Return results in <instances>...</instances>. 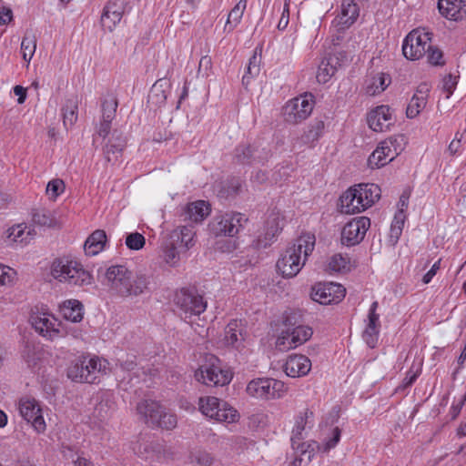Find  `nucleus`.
<instances>
[{
    "label": "nucleus",
    "instance_id": "obj_29",
    "mask_svg": "<svg viewBox=\"0 0 466 466\" xmlns=\"http://www.w3.org/2000/svg\"><path fill=\"white\" fill-rule=\"evenodd\" d=\"M427 84H421L411 97L406 110L407 117L414 118L425 107L429 93Z\"/></svg>",
    "mask_w": 466,
    "mask_h": 466
},
{
    "label": "nucleus",
    "instance_id": "obj_11",
    "mask_svg": "<svg viewBox=\"0 0 466 466\" xmlns=\"http://www.w3.org/2000/svg\"><path fill=\"white\" fill-rule=\"evenodd\" d=\"M286 390L284 382L271 378L252 380L247 386L248 395L266 400L280 398Z\"/></svg>",
    "mask_w": 466,
    "mask_h": 466
},
{
    "label": "nucleus",
    "instance_id": "obj_53",
    "mask_svg": "<svg viewBox=\"0 0 466 466\" xmlns=\"http://www.w3.org/2000/svg\"><path fill=\"white\" fill-rule=\"evenodd\" d=\"M36 48V39L32 34H26L21 43V50L23 53V58L29 62L33 57Z\"/></svg>",
    "mask_w": 466,
    "mask_h": 466
},
{
    "label": "nucleus",
    "instance_id": "obj_59",
    "mask_svg": "<svg viewBox=\"0 0 466 466\" xmlns=\"http://www.w3.org/2000/svg\"><path fill=\"white\" fill-rule=\"evenodd\" d=\"M145 243V237L138 232L130 233L126 238V245L132 250H139L143 248Z\"/></svg>",
    "mask_w": 466,
    "mask_h": 466
},
{
    "label": "nucleus",
    "instance_id": "obj_46",
    "mask_svg": "<svg viewBox=\"0 0 466 466\" xmlns=\"http://www.w3.org/2000/svg\"><path fill=\"white\" fill-rule=\"evenodd\" d=\"M282 324L285 329L282 331H289L291 328H298L304 325L303 313L299 309H290L283 314Z\"/></svg>",
    "mask_w": 466,
    "mask_h": 466
},
{
    "label": "nucleus",
    "instance_id": "obj_16",
    "mask_svg": "<svg viewBox=\"0 0 466 466\" xmlns=\"http://www.w3.org/2000/svg\"><path fill=\"white\" fill-rule=\"evenodd\" d=\"M370 227V219L359 217L349 221L341 230V243L351 247L360 243Z\"/></svg>",
    "mask_w": 466,
    "mask_h": 466
},
{
    "label": "nucleus",
    "instance_id": "obj_30",
    "mask_svg": "<svg viewBox=\"0 0 466 466\" xmlns=\"http://www.w3.org/2000/svg\"><path fill=\"white\" fill-rule=\"evenodd\" d=\"M358 192V187L354 186L352 187H350L340 196L339 209L341 213L355 214L364 211L367 208L365 203H359L360 201L357 198H353L352 200H350L351 198V196L349 193H357V195H359Z\"/></svg>",
    "mask_w": 466,
    "mask_h": 466
},
{
    "label": "nucleus",
    "instance_id": "obj_12",
    "mask_svg": "<svg viewBox=\"0 0 466 466\" xmlns=\"http://www.w3.org/2000/svg\"><path fill=\"white\" fill-rule=\"evenodd\" d=\"M282 221L283 217L279 209L273 208L269 210L265 221L264 232L253 241V246L258 249L269 247L276 240V237L281 232Z\"/></svg>",
    "mask_w": 466,
    "mask_h": 466
},
{
    "label": "nucleus",
    "instance_id": "obj_62",
    "mask_svg": "<svg viewBox=\"0 0 466 466\" xmlns=\"http://www.w3.org/2000/svg\"><path fill=\"white\" fill-rule=\"evenodd\" d=\"M65 189V184L61 179H53L48 182L46 186V193L50 194L52 198H56L58 197Z\"/></svg>",
    "mask_w": 466,
    "mask_h": 466
},
{
    "label": "nucleus",
    "instance_id": "obj_41",
    "mask_svg": "<svg viewBox=\"0 0 466 466\" xmlns=\"http://www.w3.org/2000/svg\"><path fill=\"white\" fill-rule=\"evenodd\" d=\"M194 232L192 228L182 226L178 229L172 231L169 238L180 245L182 248H187V251L194 245L193 237Z\"/></svg>",
    "mask_w": 466,
    "mask_h": 466
},
{
    "label": "nucleus",
    "instance_id": "obj_31",
    "mask_svg": "<svg viewBox=\"0 0 466 466\" xmlns=\"http://www.w3.org/2000/svg\"><path fill=\"white\" fill-rule=\"evenodd\" d=\"M114 410L115 401L112 394L104 392L101 394L98 403H96L94 408L93 416L99 421H104L112 415Z\"/></svg>",
    "mask_w": 466,
    "mask_h": 466
},
{
    "label": "nucleus",
    "instance_id": "obj_14",
    "mask_svg": "<svg viewBox=\"0 0 466 466\" xmlns=\"http://www.w3.org/2000/svg\"><path fill=\"white\" fill-rule=\"evenodd\" d=\"M312 109L313 101L303 96L288 101L282 108V114L287 123L296 125L308 118Z\"/></svg>",
    "mask_w": 466,
    "mask_h": 466
},
{
    "label": "nucleus",
    "instance_id": "obj_19",
    "mask_svg": "<svg viewBox=\"0 0 466 466\" xmlns=\"http://www.w3.org/2000/svg\"><path fill=\"white\" fill-rule=\"evenodd\" d=\"M20 415L32 425L35 431L42 433L46 431V421L42 410L35 399H21L19 401Z\"/></svg>",
    "mask_w": 466,
    "mask_h": 466
},
{
    "label": "nucleus",
    "instance_id": "obj_42",
    "mask_svg": "<svg viewBox=\"0 0 466 466\" xmlns=\"http://www.w3.org/2000/svg\"><path fill=\"white\" fill-rule=\"evenodd\" d=\"M325 127L324 121L314 119L308 127V129L301 136V141L305 145H312L322 136Z\"/></svg>",
    "mask_w": 466,
    "mask_h": 466
},
{
    "label": "nucleus",
    "instance_id": "obj_37",
    "mask_svg": "<svg viewBox=\"0 0 466 466\" xmlns=\"http://www.w3.org/2000/svg\"><path fill=\"white\" fill-rule=\"evenodd\" d=\"M390 83V78L383 73L376 74L366 80L365 90L369 96L383 92Z\"/></svg>",
    "mask_w": 466,
    "mask_h": 466
},
{
    "label": "nucleus",
    "instance_id": "obj_39",
    "mask_svg": "<svg viewBox=\"0 0 466 466\" xmlns=\"http://www.w3.org/2000/svg\"><path fill=\"white\" fill-rule=\"evenodd\" d=\"M243 334L241 325L237 320L230 321L225 329V341L238 350L242 346Z\"/></svg>",
    "mask_w": 466,
    "mask_h": 466
},
{
    "label": "nucleus",
    "instance_id": "obj_18",
    "mask_svg": "<svg viewBox=\"0 0 466 466\" xmlns=\"http://www.w3.org/2000/svg\"><path fill=\"white\" fill-rule=\"evenodd\" d=\"M397 137H390L379 144L368 158L370 168H380L392 161L398 156Z\"/></svg>",
    "mask_w": 466,
    "mask_h": 466
},
{
    "label": "nucleus",
    "instance_id": "obj_23",
    "mask_svg": "<svg viewBox=\"0 0 466 466\" xmlns=\"http://www.w3.org/2000/svg\"><path fill=\"white\" fill-rule=\"evenodd\" d=\"M369 127L376 132L386 131L392 125V116L389 106H380L371 110L367 116Z\"/></svg>",
    "mask_w": 466,
    "mask_h": 466
},
{
    "label": "nucleus",
    "instance_id": "obj_15",
    "mask_svg": "<svg viewBox=\"0 0 466 466\" xmlns=\"http://www.w3.org/2000/svg\"><path fill=\"white\" fill-rule=\"evenodd\" d=\"M346 294L345 288L338 283L327 282L318 283L312 287L310 297L312 300L321 304L329 305L339 303Z\"/></svg>",
    "mask_w": 466,
    "mask_h": 466
},
{
    "label": "nucleus",
    "instance_id": "obj_17",
    "mask_svg": "<svg viewBox=\"0 0 466 466\" xmlns=\"http://www.w3.org/2000/svg\"><path fill=\"white\" fill-rule=\"evenodd\" d=\"M312 334V329L307 325L291 328L289 331H281L277 339L276 345L280 350L295 349L307 342Z\"/></svg>",
    "mask_w": 466,
    "mask_h": 466
},
{
    "label": "nucleus",
    "instance_id": "obj_21",
    "mask_svg": "<svg viewBox=\"0 0 466 466\" xmlns=\"http://www.w3.org/2000/svg\"><path fill=\"white\" fill-rule=\"evenodd\" d=\"M127 145V138L117 129L113 130L103 147V154L106 162L115 164L122 156Z\"/></svg>",
    "mask_w": 466,
    "mask_h": 466
},
{
    "label": "nucleus",
    "instance_id": "obj_58",
    "mask_svg": "<svg viewBox=\"0 0 466 466\" xmlns=\"http://www.w3.org/2000/svg\"><path fill=\"white\" fill-rule=\"evenodd\" d=\"M349 261L348 257H344L341 254H335L330 258L327 269L329 271L339 272L346 268Z\"/></svg>",
    "mask_w": 466,
    "mask_h": 466
},
{
    "label": "nucleus",
    "instance_id": "obj_33",
    "mask_svg": "<svg viewBox=\"0 0 466 466\" xmlns=\"http://www.w3.org/2000/svg\"><path fill=\"white\" fill-rule=\"evenodd\" d=\"M106 241V232L102 229L95 230L86 240L84 249L87 256L98 254L105 247Z\"/></svg>",
    "mask_w": 466,
    "mask_h": 466
},
{
    "label": "nucleus",
    "instance_id": "obj_35",
    "mask_svg": "<svg viewBox=\"0 0 466 466\" xmlns=\"http://www.w3.org/2000/svg\"><path fill=\"white\" fill-rule=\"evenodd\" d=\"M339 65V57L336 56H329L321 61L319 66L316 78L319 83H327L337 71Z\"/></svg>",
    "mask_w": 466,
    "mask_h": 466
},
{
    "label": "nucleus",
    "instance_id": "obj_60",
    "mask_svg": "<svg viewBox=\"0 0 466 466\" xmlns=\"http://www.w3.org/2000/svg\"><path fill=\"white\" fill-rule=\"evenodd\" d=\"M428 62L433 66H442L444 61L442 60L443 53L438 47L432 46L431 44L428 45L427 50Z\"/></svg>",
    "mask_w": 466,
    "mask_h": 466
},
{
    "label": "nucleus",
    "instance_id": "obj_40",
    "mask_svg": "<svg viewBox=\"0 0 466 466\" xmlns=\"http://www.w3.org/2000/svg\"><path fill=\"white\" fill-rule=\"evenodd\" d=\"M166 86H167V81L163 79L157 80L150 89L148 102L158 107L165 105L167 98Z\"/></svg>",
    "mask_w": 466,
    "mask_h": 466
},
{
    "label": "nucleus",
    "instance_id": "obj_24",
    "mask_svg": "<svg viewBox=\"0 0 466 466\" xmlns=\"http://www.w3.org/2000/svg\"><path fill=\"white\" fill-rule=\"evenodd\" d=\"M359 12L358 5L353 0H344L340 14L332 22L337 31H344L352 25L359 16Z\"/></svg>",
    "mask_w": 466,
    "mask_h": 466
},
{
    "label": "nucleus",
    "instance_id": "obj_47",
    "mask_svg": "<svg viewBox=\"0 0 466 466\" xmlns=\"http://www.w3.org/2000/svg\"><path fill=\"white\" fill-rule=\"evenodd\" d=\"M214 461L211 453L201 449L193 450L188 456V462L193 466H212Z\"/></svg>",
    "mask_w": 466,
    "mask_h": 466
},
{
    "label": "nucleus",
    "instance_id": "obj_8",
    "mask_svg": "<svg viewBox=\"0 0 466 466\" xmlns=\"http://www.w3.org/2000/svg\"><path fill=\"white\" fill-rule=\"evenodd\" d=\"M175 304L180 318L186 321H190L193 316H199L207 309V301L195 289H181L177 291Z\"/></svg>",
    "mask_w": 466,
    "mask_h": 466
},
{
    "label": "nucleus",
    "instance_id": "obj_52",
    "mask_svg": "<svg viewBox=\"0 0 466 466\" xmlns=\"http://www.w3.org/2000/svg\"><path fill=\"white\" fill-rule=\"evenodd\" d=\"M117 106V99L114 96L105 97L101 105L102 118L112 121L116 116Z\"/></svg>",
    "mask_w": 466,
    "mask_h": 466
},
{
    "label": "nucleus",
    "instance_id": "obj_4",
    "mask_svg": "<svg viewBox=\"0 0 466 466\" xmlns=\"http://www.w3.org/2000/svg\"><path fill=\"white\" fill-rule=\"evenodd\" d=\"M137 412L145 419L146 423L165 430H172L177 426V416L167 412L166 408L157 401L143 400L137 405Z\"/></svg>",
    "mask_w": 466,
    "mask_h": 466
},
{
    "label": "nucleus",
    "instance_id": "obj_55",
    "mask_svg": "<svg viewBox=\"0 0 466 466\" xmlns=\"http://www.w3.org/2000/svg\"><path fill=\"white\" fill-rule=\"evenodd\" d=\"M404 219H405V215H404V213H402V209H401L399 211V213H397L395 215L394 220L390 227V238L392 240L393 245L398 241V239L401 234L402 228L404 226Z\"/></svg>",
    "mask_w": 466,
    "mask_h": 466
},
{
    "label": "nucleus",
    "instance_id": "obj_54",
    "mask_svg": "<svg viewBox=\"0 0 466 466\" xmlns=\"http://www.w3.org/2000/svg\"><path fill=\"white\" fill-rule=\"evenodd\" d=\"M260 56L255 54L249 58L248 65L247 66V71L242 78V83L245 86H248L250 78L258 76L260 71Z\"/></svg>",
    "mask_w": 466,
    "mask_h": 466
},
{
    "label": "nucleus",
    "instance_id": "obj_27",
    "mask_svg": "<svg viewBox=\"0 0 466 466\" xmlns=\"http://www.w3.org/2000/svg\"><path fill=\"white\" fill-rule=\"evenodd\" d=\"M187 252V248H182L177 242L168 238L162 245L163 261L169 267H178L181 255Z\"/></svg>",
    "mask_w": 466,
    "mask_h": 466
},
{
    "label": "nucleus",
    "instance_id": "obj_50",
    "mask_svg": "<svg viewBox=\"0 0 466 466\" xmlns=\"http://www.w3.org/2000/svg\"><path fill=\"white\" fill-rule=\"evenodd\" d=\"M380 322H373V320L367 323L366 329L363 331L362 337L370 348H374L378 341L380 333Z\"/></svg>",
    "mask_w": 466,
    "mask_h": 466
},
{
    "label": "nucleus",
    "instance_id": "obj_26",
    "mask_svg": "<svg viewBox=\"0 0 466 466\" xmlns=\"http://www.w3.org/2000/svg\"><path fill=\"white\" fill-rule=\"evenodd\" d=\"M438 8L447 19L460 21L466 17V0H439Z\"/></svg>",
    "mask_w": 466,
    "mask_h": 466
},
{
    "label": "nucleus",
    "instance_id": "obj_44",
    "mask_svg": "<svg viewBox=\"0 0 466 466\" xmlns=\"http://www.w3.org/2000/svg\"><path fill=\"white\" fill-rule=\"evenodd\" d=\"M22 357L24 360L27 363L28 367L35 368L42 360L43 351L40 346L35 345L33 342L27 341L22 351Z\"/></svg>",
    "mask_w": 466,
    "mask_h": 466
},
{
    "label": "nucleus",
    "instance_id": "obj_28",
    "mask_svg": "<svg viewBox=\"0 0 466 466\" xmlns=\"http://www.w3.org/2000/svg\"><path fill=\"white\" fill-rule=\"evenodd\" d=\"M356 187H358L359 195H357V193H349L352 196L350 200H352L353 198H357L360 201L359 203L364 202L367 208L371 207L380 198L381 190L376 184H359L356 185Z\"/></svg>",
    "mask_w": 466,
    "mask_h": 466
},
{
    "label": "nucleus",
    "instance_id": "obj_64",
    "mask_svg": "<svg viewBox=\"0 0 466 466\" xmlns=\"http://www.w3.org/2000/svg\"><path fill=\"white\" fill-rule=\"evenodd\" d=\"M457 85L456 77L448 75L443 79V89L448 93L447 97H450V96L453 93L455 87Z\"/></svg>",
    "mask_w": 466,
    "mask_h": 466
},
{
    "label": "nucleus",
    "instance_id": "obj_1",
    "mask_svg": "<svg viewBox=\"0 0 466 466\" xmlns=\"http://www.w3.org/2000/svg\"><path fill=\"white\" fill-rule=\"evenodd\" d=\"M103 284L113 296L136 298L150 292L151 276L134 273L124 265H112L105 271Z\"/></svg>",
    "mask_w": 466,
    "mask_h": 466
},
{
    "label": "nucleus",
    "instance_id": "obj_20",
    "mask_svg": "<svg viewBox=\"0 0 466 466\" xmlns=\"http://www.w3.org/2000/svg\"><path fill=\"white\" fill-rule=\"evenodd\" d=\"M341 435V430L339 427L332 429L331 435L325 439V441L320 445L316 441L310 443H305L298 441L295 445V449L300 451V455L306 458V461H310L316 450L321 452H328L333 449L339 441Z\"/></svg>",
    "mask_w": 466,
    "mask_h": 466
},
{
    "label": "nucleus",
    "instance_id": "obj_3",
    "mask_svg": "<svg viewBox=\"0 0 466 466\" xmlns=\"http://www.w3.org/2000/svg\"><path fill=\"white\" fill-rule=\"evenodd\" d=\"M51 274L60 282H66L72 286L84 287L93 281L92 275L79 262L64 258L53 261Z\"/></svg>",
    "mask_w": 466,
    "mask_h": 466
},
{
    "label": "nucleus",
    "instance_id": "obj_36",
    "mask_svg": "<svg viewBox=\"0 0 466 466\" xmlns=\"http://www.w3.org/2000/svg\"><path fill=\"white\" fill-rule=\"evenodd\" d=\"M26 226L17 224L7 230V241L10 243L27 244L36 234L35 229H29L25 232Z\"/></svg>",
    "mask_w": 466,
    "mask_h": 466
},
{
    "label": "nucleus",
    "instance_id": "obj_25",
    "mask_svg": "<svg viewBox=\"0 0 466 466\" xmlns=\"http://www.w3.org/2000/svg\"><path fill=\"white\" fill-rule=\"evenodd\" d=\"M311 370V361L305 355H289L284 365L285 373L291 378L306 376Z\"/></svg>",
    "mask_w": 466,
    "mask_h": 466
},
{
    "label": "nucleus",
    "instance_id": "obj_63",
    "mask_svg": "<svg viewBox=\"0 0 466 466\" xmlns=\"http://www.w3.org/2000/svg\"><path fill=\"white\" fill-rule=\"evenodd\" d=\"M290 2H291V0H284V7H283L282 15H281V17L278 24L279 30H284L289 25Z\"/></svg>",
    "mask_w": 466,
    "mask_h": 466
},
{
    "label": "nucleus",
    "instance_id": "obj_49",
    "mask_svg": "<svg viewBox=\"0 0 466 466\" xmlns=\"http://www.w3.org/2000/svg\"><path fill=\"white\" fill-rule=\"evenodd\" d=\"M32 220L35 225L41 227H52L55 223V218L52 212L46 208L34 209L32 212Z\"/></svg>",
    "mask_w": 466,
    "mask_h": 466
},
{
    "label": "nucleus",
    "instance_id": "obj_32",
    "mask_svg": "<svg viewBox=\"0 0 466 466\" xmlns=\"http://www.w3.org/2000/svg\"><path fill=\"white\" fill-rule=\"evenodd\" d=\"M313 412L306 410L303 413L299 415L296 419L295 427L292 431V435L290 438L292 448L295 449V445L298 441H301L304 439V431L309 425V428L312 426V421L309 419H312Z\"/></svg>",
    "mask_w": 466,
    "mask_h": 466
},
{
    "label": "nucleus",
    "instance_id": "obj_22",
    "mask_svg": "<svg viewBox=\"0 0 466 466\" xmlns=\"http://www.w3.org/2000/svg\"><path fill=\"white\" fill-rule=\"evenodd\" d=\"M33 328L37 333L51 340L59 337L60 329L56 328V319L46 313L33 314L30 318Z\"/></svg>",
    "mask_w": 466,
    "mask_h": 466
},
{
    "label": "nucleus",
    "instance_id": "obj_38",
    "mask_svg": "<svg viewBox=\"0 0 466 466\" xmlns=\"http://www.w3.org/2000/svg\"><path fill=\"white\" fill-rule=\"evenodd\" d=\"M209 214V207L204 200H198L187 206L184 216L185 219L194 222L202 221Z\"/></svg>",
    "mask_w": 466,
    "mask_h": 466
},
{
    "label": "nucleus",
    "instance_id": "obj_45",
    "mask_svg": "<svg viewBox=\"0 0 466 466\" xmlns=\"http://www.w3.org/2000/svg\"><path fill=\"white\" fill-rule=\"evenodd\" d=\"M242 182L239 178L232 177L223 182L219 190L218 191V197L223 199L235 198L241 191Z\"/></svg>",
    "mask_w": 466,
    "mask_h": 466
},
{
    "label": "nucleus",
    "instance_id": "obj_5",
    "mask_svg": "<svg viewBox=\"0 0 466 466\" xmlns=\"http://www.w3.org/2000/svg\"><path fill=\"white\" fill-rule=\"evenodd\" d=\"M232 372L221 366V361L214 355L206 358L205 363L195 371L198 381L207 386H224L232 380Z\"/></svg>",
    "mask_w": 466,
    "mask_h": 466
},
{
    "label": "nucleus",
    "instance_id": "obj_2",
    "mask_svg": "<svg viewBox=\"0 0 466 466\" xmlns=\"http://www.w3.org/2000/svg\"><path fill=\"white\" fill-rule=\"evenodd\" d=\"M315 246V237L304 234L287 248L285 253L277 261L276 267L284 278H293L301 270L307 258Z\"/></svg>",
    "mask_w": 466,
    "mask_h": 466
},
{
    "label": "nucleus",
    "instance_id": "obj_61",
    "mask_svg": "<svg viewBox=\"0 0 466 466\" xmlns=\"http://www.w3.org/2000/svg\"><path fill=\"white\" fill-rule=\"evenodd\" d=\"M121 19L122 17L116 14H110L106 11H103L101 15V25L105 29L111 32L121 21Z\"/></svg>",
    "mask_w": 466,
    "mask_h": 466
},
{
    "label": "nucleus",
    "instance_id": "obj_48",
    "mask_svg": "<svg viewBox=\"0 0 466 466\" xmlns=\"http://www.w3.org/2000/svg\"><path fill=\"white\" fill-rule=\"evenodd\" d=\"M247 0H239L238 3L229 12L225 29L228 28V31H231L237 26V25L240 22L244 11L247 7Z\"/></svg>",
    "mask_w": 466,
    "mask_h": 466
},
{
    "label": "nucleus",
    "instance_id": "obj_43",
    "mask_svg": "<svg viewBox=\"0 0 466 466\" xmlns=\"http://www.w3.org/2000/svg\"><path fill=\"white\" fill-rule=\"evenodd\" d=\"M77 109V100L76 98L67 99L62 106L63 124L66 129L76 122L78 117Z\"/></svg>",
    "mask_w": 466,
    "mask_h": 466
},
{
    "label": "nucleus",
    "instance_id": "obj_56",
    "mask_svg": "<svg viewBox=\"0 0 466 466\" xmlns=\"http://www.w3.org/2000/svg\"><path fill=\"white\" fill-rule=\"evenodd\" d=\"M127 10V0H109L104 7L103 11H106L110 14H116L121 17Z\"/></svg>",
    "mask_w": 466,
    "mask_h": 466
},
{
    "label": "nucleus",
    "instance_id": "obj_10",
    "mask_svg": "<svg viewBox=\"0 0 466 466\" xmlns=\"http://www.w3.org/2000/svg\"><path fill=\"white\" fill-rule=\"evenodd\" d=\"M248 222V218L238 212L226 213L217 216L209 223V230L215 236L234 237Z\"/></svg>",
    "mask_w": 466,
    "mask_h": 466
},
{
    "label": "nucleus",
    "instance_id": "obj_34",
    "mask_svg": "<svg viewBox=\"0 0 466 466\" xmlns=\"http://www.w3.org/2000/svg\"><path fill=\"white\" fill-rule=\"evenodd\" d=\"M63 318L71 322H79L84 316L83 305L76 299H69L65 301L60 307Z\"/></svg>",
    "mask_w": 466,
    "mask_h": 466
},
{
    "label": "nucleus",
    "instance_id": "obj_13",
    "mask_svg": "<svg viewBox=\"0 0 466 466\" xmlns=\"http://www.w3.org/2000/svg\"><path fill=\"white\" fill-rule=\"evenodd\" d=\"M431 33L412 30L405 37L402 45V53L410 60H417L426 55L431 41Z\"/></svg>",
    "mask_w": 466,
    "mask_h": 466
},
{
    "label": "nucleus",
    "instance_id": "obj_6",
    "mask_svg": "<svg viewBox=\"0 0 466 466\" xmlns=\"http://www.w3.org/2000/svg\"><path fill=\"white\" fill-rule=\"evenodd\" d=\"M105 368V364L96 357H80L69 365L67 377L76 382L95 383L97 374L104 372Z\"/></svg>",
    "mask_w": 466,
    "mask_h": 466
},
{
    "label": "nucleus",
    "instance_id": "obj_51",
    "mask_svg": "<svg viewBox=\"0 0 466 466\" xmlns=\"http://www.w3.org/2000/svg\"><path fill=\"white\" fill-rule=\"evenodd\" d=\"M116 369H119V370L123 372H127L129 374L130 380L133 378H138L142 370L140 367H138L136 361V357H132L125 360H118Z\"/></svg>",
    "mask_w": 466,
    "mask_h": 466
},
{
    "label": "nucleus",
    "instance_id": "obj_9",
    "mask_svg": "<svg viewBox=\"0 0 466 466\" xmlns=\"http://www.w3.org/2000/svg\"><path fill=\"white\" fill-rule=\"evenodd\" d=\"M199 410L205 416L221 422H234L238 416L227 401L213 396L200 398Z\"/></svg>",
    "mask_w": 466,
    "mask_h": 466
},
{
    "label": "nucleus",
    "instance_id": "obj_7",
    "mask_svg": "<svg viewBox=\"0 0 466 466\" xmlns=\"http://www.w3.org/2000/svg\"><path fill=\"white\" fill-rule=\"evenodd\" d=\"M271 157L268 145L263 141L240 144L233 152V162L241 166L264 165Z\"/></svg>",
    "mask_w": 466,
    "mask_h": 466
},
{
    "label": "nucleus",
    "instance_id": "obj_57",
    "mask_svg": "<svg viewBox=\"0 0 466 466\" xmlns=\"http://www.w3.org/2000/svg\"><path fill=\"white\" fill-rule=\"evenodd\" d=\"M16 272L8 266L0 264V288L12 286L15 283Z\"/></svg>",
    "mask_w": 466,
    "mask_h": 466
}]
</instances>
